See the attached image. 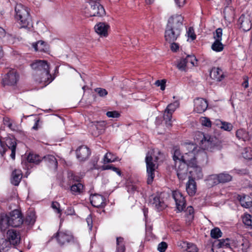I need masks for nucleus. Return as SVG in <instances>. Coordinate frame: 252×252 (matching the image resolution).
I'll list each match as a JSON object with an SVG mask.
<instances>
[{
  "instance_id": "1",
  "label": "nucleus",
  "mask_w": 252,
  "mask_h": 252,
  "mask_svg": "<svg viewBox=\"0 0 252 252\" xmlns=\"http://www.w3.org/2000/svg\"><path fill=\"white\" fill-rule=\"evenodd\" d=\"M184 18L181 15L171 16L168 19L165 31V40L171 43L174 42L180 35L183 28Z\"/></svg>"
},
{
  "instance_id": "2",
  "label": "nucleus",
  "mask_w": 252,
  "mask_h": 252,
  "mask_svg": "<svg viewBox=\"0 0 252 252\" xmlns=\"http://www.w3.org/2000/svg\"><path fill=\"white\" fill-rule=\"evenodd\" d=\"M15 18L21 28H29L32 26V19L27 7L21 3H17L15 6Z\"/></svg>"
},
{
  "instance_id": "3",
  "label": "nucleus",
  "mask_w": 252,
  "mask_h": 252,
  "mask_svg": "<svg viewBox=\"0 0 252 252\" xmlns=\"http://www.w3.org/2000/svg\"><path fill=\"white\" fill-rule=\"evenodd\" d=\"M58 243L63 246L74 242V237L72 233L67 230L58 231L55 234Z\"/></svg>"
},
{
  "instance_id": "4",
  "label": "nucleus",
  "mask_w": 252,
  "mask_h": 252,
  "mask_svg": "<svg viewBox=\"0 0 252 252\" xmlns=\"http://www.w3.org/2000/svg\"><path fill=\"white\" fill-rule=\"evenodd\" d=\"M147 173V184H151L155 178V172L156 170V164L154 162L153 158L149 154H147L145 158Z\"/></svg>"
},
{
  "instance_id": "5",
  "label": "nucleus",
  "mask_w": 252,
  "mask_h": 252,
  "mask_svg": "<svg viewBox=\"0 0 252 252\" xmlns=\"http://www.w3.org/2000/svg\"><path fill=\"white\" fill-rule=\"evenodd\" d=\"M85 11V15L86 17L98 16L101 17L105 14V11L102 5L99 2H95L91 4L90 8Z\"/></svg>"
},
{
  "instance_id": "6",
  "label": "nucleus",
  "mask_w": 252,
  "mask_h": 252,
  "mask_svg": "<svg viewBox=\"0 0 252 252\" xmlns=\"http://www.w3.org/2000/svg\"><path fill=\"white\" fill-rule=\"evenodd\" d=\"M19 78V76L16 70L14 69H11L3 78L2 85L3 86H14L17 84Z\"/></svg>"
},
{
  "instance_id": "7",
  "label": "nucleus",
  "mask_w": 252,
  "mask_h": 252,
  "mask_svg": "<svg viewBox=\"0 0 252 252\" xmlns=\"http://www.w3.org/2000/svg\"><path fill=\"white\" fill-rule=\"evenodd\" d=\"M34 78L37 83L41 85V88L46 86L54 79V77H52L50 73V71L43 72L40 75H34Z\"/></svg>"
},
{
  "instance_id": "8",
  "label": "nucleus",
  "mask_w": 252,
  "mask_h": 252,
  "mask_svg": "<svg viewBox=\"0 0 252 252\" xmlns=\"http://www.w3.org/2000/svg\"><path fill=\"white\" fill-rule=\"evenodd\" d=\"M10 225L13 227L21 226L24 222L22 214L18 210H14L8 215Z\"/></svg>"
},
{
  "instance_id": "9",
  "label": "nucleus",
  "mask_w": 252,
  "mask_h": 252,
  "mask_svg": "<svg viewBox=\"0 0 252 252\" xmlns=\"http://www.w3.org/2000/svg\"><path fill=\"white\" fill-rule=\"evenodd\" d=\"M149 202L158 211H162L167 206L163 198H161L158 194L151 195L149 198Z\"/></svg>"
},
{
  "instance_id": "10",
  "label": "nucleus",
  "mask_w": 252,
  "mask_h": 252,
  "mask_svg": "<svg viewBox=\"0 0 252 252\" xmlns=\"http://www.w3.org/2000/svg\"><path fill=\"white\" fill-rule=\"evenodd\" d=\"M32 68L34 70V76L40 75L41 73L49 71V65L47 61L37 60L31 64Z\"/></svg>"
},
{
  "instance_id": "11",
  "label": "nucleus",
  "mask_w": 252,
  "mask_h": 252,
  "mask_svg": "<svg viewBox=\"0 0 252 252\" xmlns=\"http://www.w3.org/2000/svg\"><path fill=\"white\" fill-rule=\"evenodd\" d=\"M232 250L234 252H246L249 247V243L247 240H232Z\"/></svg>"
},
{
  "instance_id": "12",
  "label": "nucleus",
  "mask_w": 252,
  "mask_h": 252,
  "mask_svg": "<svg viewBox=\"0 0 252 252\" xmlns=\"http://www.w3.org/2000/svg\"><path fill=\"white\" fill-rule=\"evenodd\" d=\"M201 148L203 150L213 151L216 148V144L215 143V139L209 135H203V138L201 141Z\"/></svg>"
},
{
  "instance_id": "13",
  "label": "nucleus",
  "mask_w": 252,
  "mask_h": 252,
  "mask_svg": "<svg viewBox=\"0 0 252 252\" xmlns=\"http://www.w3.org/2000/svg\"><path fill=\"white\" fill-rule=\"evenodd\" d=\"M172 196L175 201L177 209L179 212L182 211L186 206L185 197L179 191H174L172 192Z\"/></svg>"
},
{
  "instance_id": "14",
  "label": "nucleus",
  "mask_w": 252,
  "mask_h": 252,
  "mask_svg": "<svg viewBox=\"0 0 252 252\" xmlns=\"http://www.w3.org/2000/svg\"><path fill=\"white\" fill-rule=\"evenodd\" d=\"M5 147L6 148V151L9 149L11 151L10 157L12 159L15 158V152L17 146L16 140L14 138L5 137L3 140Z\"/></svg>"
},
{
  "instance_id": "15",
  "label": "nucleus",
  "mask_w": 252,
  "mask_h": 252,
  "mask_svg": "<svg viewBox=\"0 0 252 252\" xmlns=\"http://www.w3.org/2000/svg\"><path fill=\"white\" fill-rule=\"evenodd\" d=\"M188 166L189 165L184 162L179 163L178 165L175 166L177 176L180 180H184L187 178Z\"/></svg>"
},
{
  "instance_id": "16",
  "label": "nucleus",
  "mask_w": 252,
  "mask_h": 252,
  "mask_svg": "<svg viewBox=\"0 0 252 252\" xmlns=\"http://www.w3.org/2000/svg\"><path fill=\"white\" fill-rule=\"evenodd\" d=\"M194 158L195 161V166L199 163L202 166H205L208 163V158L207 153L203 150H198L194 154Z\"/></svg>"
},
{
  "instance_id": "17",
  "label": "nucleus",
  "mask_w": 252,
  "mask_h": 252,
  "mask_svg": "<svg viewBox=\"0 0 252 252\" xmlns=\"http://www.w3.org/2000/svg\"><path fill=\"white\" fill-rule=\"evenodd\" d=\"M77 158L80 161H85L87 159L91 154L89 148L86 146H80L76 151Z\"/></svg>"
},
{
  "instance_id": "18",
  "label": "nucleus",
  "mask_w": 252,
  "mask_h": 252,
  "mask_svg": "<svg viewBox=\"0 0 252 252\" xmlns=\"http://www.w3.org/2000/svg\"><path fill=\"white\" fill-rule=\"evenodd\" d=\"M238 23L240 25V28L245 32L249 31L252 28L250 17L248 15H241L238 20Z\"/></svg>"
},
{
  "instance_id": "19",
  "label": "nucleus",
  "mask_w": 252,
  "mask_h": 252,
  "mask_svg": "<svg viewBox=\"0 0 252 252\" xmlns=\"http://www.w3.org/2000/svg\"><path fill=\"white\" fill-rule=\"evenodd\" d=\"M194 111L198 113L204 112L207 108V101L202 98H197L194 100Z\"/></svg>"
},
{
  "instance_id": "20",
  "label": "nucleus",
  "mask_w": 252,
  "mask_h": 252,
  "mask_svg": "<svg viewBox=\"0 0 252 252\" xmlns=\"http://www.w3.org/2000/svg\"><path fill=\"white\" fill-rule=\"evenodd\" d=\"M90 201L92 205L96 208L104 207L105 204V198L99 194H94L91 196Z\"/></svg>"
},
{
  "instance_id": "21",
  "label": "nucleus",
  "mask_w": 252,
  "mask_h": 252,
  "mask_svg": "<svg viewBox=\"0 0 252 252\" xmlns=\"http://www.w3.org/2000/svg\"><path fill=\"white\" fill-rule=\"evenodd\" d=\"M210 76L217 82H220L225 77L222 70L219 67H213L210 71Z\"/></svg>"
},
{
  "instance_id": "22",
  "label": "nucleus",
  "mask_w": 252,
  "mask_h": 252,
  "mask_svg": "<svg viewBox=\"0 0 252 252\" xmlns=\"http://www.w3.org/2000/svg\"><path fill=\"white\" fill-rule=\"evenodd\" d=\"M7 238L11 243L15 245L20 242L21 238L19 232L13 229L9 230L7 233Z\"/></svg>"
},
{
  "instance_id": "23",
  "label": "nucleus",
  "mask_w": 252,
  "mask_h": 252,
  "mask_svg": "<svg viewBox=\"0 0 252 252\" xmlns=\"http://www.w3.org/2000/svg\"><path fill=\"white\" fill-rule=\"evenodd\" d=\"M194 157V154L192 152L185 153L182 157V159L181 162H184L191 167L195 166V161Z\"/></svg>"
},
{
  "instance_id": "24",
  "label": "nucleus",
  "mask_w": 252,
  "mask_h": 252,
  "mask_svg": "<svg viewBox=\"0 0 252 252\" xmlns=\"http://www.w3.org/2000/svg\"><path fill=\"white\" fill-rule=\"evenodd\" d=\"M109 26L104 23H99L94 27V30L96 33L101 36H106L107 31Z\"/></svg>"
},
{
  "instance_id": "25",
  "label": "nucleus",
  "mask_w": 252,
  "mask_h": 252,
  "mask_svg": "<svg viewBox=\"0 0 252 252\" xmlns=\"http://www.w3.org/2000/svg\"><path fill=\"white\" fill-rule=\"evenodd\" d=\"M186 190L190 196H193L196 191V185L194 179L189 177L186 185Z\"/></svg>"
},
{
  "instance_id": "26",
  "label": "nucleus",
  "mask_w": 252,
  "mask_h": 252,
  "mask_svg": "<svg viewBox=\"0 0 252 252\" xmlns=\"http://www.w3.org/2000/svg\"><path fill=\"white\" fill-rule=\"evenodd\" d=\"M44 160L46 162L48 166L50 168L56 169L58 167V162L56 158L51 155L44 156L43 158Z\"/></svg>"
},
{
  "instance_id": "27",
  "label": "nucleus",
  "mask_w": 252,
  "mask_h": 252,
  "mask_svg": "<svg viewBox=\"0 0 252 252\" xmlns=\"http://www.w3.org/2000/svg\"><path fill=\"white\" fill-rule=\"evenodd\" d=\"M22 178V173L19 169H15L12 172L11 182L14 186H18Z\"/></svg>"
},
{
  "instance_id": "28",
  "label": "nucleus",
  "mask_w": 252,
  "mask_h": 252,
  "mask_svg": "<svg viewBox=\"0 0 252 252\" xmlns=\"http://www.w3.org/2000/svg\"><path fill=\"white\" fill-rule=\"evenodd\" d=\"M10 225L8 216L7 215H1L0 217V230L5 232Z\"/></svg>"
},
{
  "instance_id": "29",
  "label": "nucleus",
  "mask_w": 252,
  "mask_h": 252,
  "mask_svg": "<svg viewBox=\"0 0 252 252\" xmlns=\"http://www.w3.org/2000/svg\"><path fill=\"white\" fill-rule=\"evenodd\" d=\"M237 198L243 207L247 208L252 207V200L248 196L238 195Z\"/></svg>"
},
{
  "instance_id": "30",
  "label": "nucleus",
  "mask_w": 252,
  "mask_h": 252,
  "mask_svg": "<svg viewBox=\"0 0 252 252\" xmlns=\"http://www.w3.org/2000/svg\"><path fill=\"white\" fill-rule=\"evenodd\" d=\"M67 178L69 185L80 183L81 179L80 176L74 173L72 171H68Z\"/></svg>"
},
{
  "instance_id": "31",
  "label": "nucleus",
  "mask_w": 252,
  "mask_h": 252,
  "mask_svg": "<svg viewBox=\"0 0 252 252\" xmlns=\"http://www.w3.org/2000/svg\"><path fill=\"white\" fill-rule=\"evenodd\" d=\"M70 186V190L73 194H80L83 191L84 186L80 183H75Z\"/></svg>"
},
{
  "instance_id": "32",
  "label": "nucleus",
  "mask_w": 252,
  "mask_h": 252,
  "mask_svg": "<svg viewBox=\"0 0 252 252\" xmlns=\"http://www.w3.org/2000/svg\"><path fill=\"white\" fill-rule=\"evenodd\" d=\"M35 221V213L32 211H29L27 213L26 219L25 220V223L27 225H33Z\"/></svg>"
},
{
  "instance_id": "33",
  "label": "nucleus",
  "mask_w": 252,
  "mask_h": 252,
  "mask_svg": "<svg viewBox=\"0 0 252 252\" xmlns=\"http://www.w3.org/2000/svg\"><path fill=\"white\" fill-rule=\"evenodd\" d=\"M236 136L239 140H242L244 141H246L250 139L249 133L243 129L237 130L236 132Z\"/></svg>"
},
{
  "instance_id": "34",
  "label": "nucleus",
  "mask_w": 252,
  "mask_h": 252,
  "mask_svg": "<svg viewBox=\"0 0 252 252\" xmlns=\"http://www.w3.org/2000/svg\"><path fill=\"white\" fill-rule=\"evenodd\" d=\"M117 252H125L126 247L124 239L121 237H118L116 239Z\"/></svg>"
},
{
  "instance_id": "35",
  "label": "nucleus",
  "mask_w": 252,
  "mask_h": 252,
  "mask_svg": "<svg viewBox=\"0 0 252 252\" xmlns=\"http://www.w3.org/2000/svg\"><path fill=\"white\" fill-rule=\"evenodd\" d=\"M27 161L30 163L38 164L42 160V158L39 155L34 154H30L27 157Z\"/></svg>"
},
{
  "instance_id": "36",
  "label": "nucleus",
  "mask_w": 252,
  "mask_h": 252,
  "mask_svg": "<svg viewBox=\"0 0 252 252\" xmlns=\"http://www.w3.org/2000/svg\"><path fill=\"white\" fill-rule=\"evenodd\" d=\"M183 155L181 154V153L179 149L177 148H174V153L173 155V159L175 162V166H177L178 163H180L182 161V157Z\"/></svg>"
},
{
  "instance_id": "37",
  "label": "nucleus",
  "mask_w": 252,
  "mask_h": 252,
  "mask_svg": "<svg viewBox=\"0 0 252 252\" xmlns=\"http://www.w3.org/2000/svg\"><path fill=\"white\" fill-rule=\"evenodd\" d=\"M218 246L220 248H230L232 250V240H230L228 238L220 239L219 240Z\"/></svg>"
},
{
  "instance_id": "38",
  "label": "nucleus",
  "mask_w": 252,
  "mask_h": 252,
  "mask_svg": "<svg viewBox=\"0 0 252 252\" xmlns=\"http://www.w3.org/2000/svg\"><path fill=\"white\" fill-rule=\"evenodd\" d=\"M219 179L220 183H226L231 181L232 177L226 172H223L219 174Z\"/></svg>"
},
{
  "instance_id": "39",
  "label": "nucleus",
  "mask_w": 252,
  "mask_h": 252,
  "mask_svg": "<svg viewBox=\"0 0 252 252\" xmlns=\"http://www.w3.org/2000/svg\"><path fill=\"white\" fill-rule=\"evenodd\" d=\"M208 182L211 186L220 184L219 174L210 175L208 179Z\"/></svg>"
},
{
  "instance_id": "40",
  "label": "nucleus",
  "mask_w": 252,
  "mask_h": 252,
  "mask_svg": "<svg viewBox=\"0 0 252 252\" xmlns=\"http://www.w3.org/2000/svg\"><path fill=\"white\" fill-rule=\"evenodd\" d=\"M12 244L11 242L6 239H2L0 240V250L3 252L8 251V249L10 247V245Z\"/></svg>"
},
{
  "instance_id": "41",
  "label": "nucleus",
  "mask_w": 252,
  "mask_h": 252,
  "mask_svg": "<svg viewBox=\"0 0 252 252\" xmlns=\"http://www.w3.org/2000/svg\"><path fill=\"white\" fill-rule=\"evenodd\" d=\"M217 125L218 126L220 125V127L221 129L228 131H230L233 127L231 123L226 122H222L219 121Z\"/></svg>"
},
{
  "instance_id": "42",
  "label": "nucleus",
  "mask_w": 252,
  "mask_h": 252,
  "mask_svg": "<svg viewBox=\"0 0 252 252\" xmlns=\"http://www.w3.org/2000/svg\"><path fill=\"white\" fill-rule=\"evenodd\" d=\"M243 222L249 227H252V216L248 214H245L242 217Z\"/></svg>"
},
{
  "instance_id": "43",
  "label": "nucleus",
  "mask_w": 252,
  "mask_h": 252,
  "mask_svg": "<svg viewBox=\"0 0 252 252\" xmlns=\"http://www.w3.org/2000/svg\"><path fill=\"white\" fill-rule=\"evenodd\" d=\"M211 48L216 52H220L223 50L224 47L221 41L215 40L212 44Z\"/></svg>"
},
{
  "instance_id": "44",
  "label": "nucleus",
  "mask_w": 252,
  "mask_h": 252,
  "mask_svg": "<svg viewBox=\"0 0 252 252\" xmlns=\"http://www.w3.org/2000/svg\"><path fill=\"white\" fill-rule=\"evenodd\" d=\"M179 102L177 101L174 102L172 103H170L167 105L166 109L165 110V112L170 113V114H173V113L175 111V110L179 107Z\"/></svg>"
},
{
  "instance_id": "45",
  "label": "nucleus",
  "mask_w": 252,
  "mask_h": 252,
  "mask_svg": "<svg viewBox=\"0 0 252 252\" xmlns=\"http://www.w3.org/2000/svg\"><path fill=\"white\" fill-rule=\"evenodd\" d=\"M126 188L127 191L129 193H133L137 190L138 187L135 183H132L130 181H127L126 184Z\"/></svg>"
},
{
  "instance_id": "46",
  "label": "nucleus",
  "mask_w": 252,
  "mask_h": 252,
  "mask_svg": "<svg viewBox=\"0 0 252 252\" xmlns=\"http://www.w3.org/2000/svg\"><path fill=\"white\" fill-rule=\"evenodd\" d=\"M45 42L40 40L32 44V47L36 51H43L44 50Z\"/></svg>"
},
{
  "instance_id": "47",
  "label": "nucleus",
  "mask_w": 252,
  "mask_h": 252,
  "mask_svg": "<svg viewBox=\"0 0 252 252\" xmlns=\"http://www.w3.org/2000/svg\"><path fill=\"white\" fill-rule=\"evenodd\" d=\"M172 114L164 111L163 115V120L165 122V124L167 127H170L172 126L171 119Z\"/></svg>"
},
{
  "instance_id": "48",
  "label": "nucleus",
  "mask_w": 252,
  "mask_h": 252,
  "mask_svg": "<svg viewBox=\"0 0 252 252\" xmlns=\"http://www.w3.org/2000/svg\"><path fill=\"white\" fill-rule=\"evenodd\" d=\"M189 66H193L197 62L196 57L194 55H188L184 58Z\"/></svg>"
},
{
  "instance_id": "49",
  "label": "nucleus",
  "mask_w": 252,
  "mask_h": 252,
  "mask_svg": "<svg viewBox=\"0 0 252 252\" xmlns=\"http://www.w3.org/2000/svg\"><path fill=\"white\" fill-rule=\"evenodd\" d=\"M210 234L212 238L218 239L221 237L222 232L219 228L215 227L211 230Z\"/></svg>"
},
{
  "instance_id": "50",
  "label": "nucleus",
  "mask_w": 252,
  "mask_h": 252,
  "mask_svg": "<svg viewBox=\"0 0 252 252\" xmlns=\"http://www.w3.org/2000/svg\"><path fill=\"white\" fill-rule=\"evenodd\" d=\"M243 157L246 159H252V149L251 148H246L244 149L242 153Z\"/></svg>"
},
{
  "instance_id": "51",
  "label": "nucleus",
  "mask_w": 252,
  "mask_h": 252,
  "mask_svg": "<svg viewBox=\"0 0 252 252\" xmlns=\"http://www.w3.org/2000/svg\"><path fill=\"white\" fill-rule=\"evenodd\" d=\"M102 169L103 170H112L114 172H116L120 176H121L122 173L121 170L118 168L113 165H105L102 166Z\"/></svg>"
},
{
  "instance_id": "52",
  "label": "nucleus",
  "mask_w": 252,
  "mask_h": 252,
  "mask_svg": "<svg viewBox=\"0 0 252 252\" xmlns=\"http://www.w3.org/2000/svg\"><path fill=\"white\" fill-rule=\"evenodd\" d=\"M103 160L104 163H106L114 162L116 159L111 153H108L105 154Z\"/></svg>"
},
{
  "instance_id": "53",
  "label": "nucleus",
  "mask_w": 252,
  "mask_h": 252,
  "mask_svg": "<svg viewBox=\"0 0 252 252\" xmlns=\"http://www.w3.org/2000/svg\"><path fill=\"white\" fill-rule=\"evenodd\" d=\"M177 67L181 70H185L186 67H189V66L187 64L185 59L184 58H182L178 63Z\"/></svg>"
},
{
  "instance_id": "54",
  "label": "nucleus",
  "mask_w": 252,
  "mask_h": 252,
  "mask_svg": "<svg viewBox=\"0 0 252 252\" xmlns=\"http://www.w3.org/2000/svg\"><path fill=\"white\" fill-rule=\"evenodd\" d=\"M94 91L99 96L102 97H104L108 94L107 90L103 88H96L94 89Z\"/></svg>"
},
{
  "instance_id": "55",
  "label": "nucleus",
  "mask_w": 252,
  "mask_h": 252,
  "mask_svg": "<svg viewBox=\"0 0 252 252\" xmlns=\"http://www.w3.org/2000/svg\"><path fill=\"white\" fill-rule=\"evenodd\" d=\"M222 30L221 28H218L214 33V38L215 40L221 41Z\"/></svg>"
},
{
  "instance_id": "56",
  "label": "nucleus",
  "mask_w": 252,
  "mask_h": 252,
  "mask_svg": "<svg viewBox=\"0 0 252 252\" xmlns=\"http://www.w3.org/2000/svg\"><path fill=\"white\" fill-rule=\"evenodd\" d=\"M3 123L4 126H7L11 129H13L12 121L7 117H5L3 119Z\"/></svg>"
},
{
  "instance_id": "57",
  "label": "nucleus",
  "mask_w": 252,
  "mask_h": 252,
  "mask_svg": "<svg viewBox=\"0 0 252 252\" xmlns=\"http://www.w3.org/2000/svg\"><path fill=\"white\" fill-rule=\"evenodd\" d=\"M193 167H194V171H191V172L196 173V178L197 179H200L202 178L203 173L201 169L199 167H197L196 165L195 166H193Z\"/></svg>"
},
{
  "instance_id": "58",
  "label": "nucleus",
  "mask_w": 252,
  "mask_h": 252,
  "mask_svg": "<svg viewBox=\"0 0 252 252\" xmlns=\"http://www.w3.org/2000/svg\"><path fill=\"white\" fill-rule=\"evenodd\" d=\"M165 84H166V80L164 79L163 80H157L155 82V85L158 87H160V89L162 91H163L165 89Z\"/></svg>"
},
{
  "instance_id": "59",
  "label": "nucleus",
  "mask_w": 252,
  "mask_h": 252,
  "mask_svg": "<svg viewBox=\"0 0 252 252\" xmlns=\"http://www.w3.org/2000/svg\"><path fill=\"white\" fill-rule=\"evenodd\" d=\"M106 115L108 117L113 118H117L120 116V113L116 111H108Z\"/></svg>"
},
{
  "instance_id": "60",
  "label": "nucleus",
  "mask_w": 252,
  "mask_h": 252,
  "mask_svg": "<svg viewBox=\"0 0 252 252\" xmlns=\"http://www.w3.org/2000/svg\"><path fill=\"white\" fill-rule=\"evenodd\" d=\"M167 248V244L165 242L160 243L158 247V250L160 252H165Z\"/></svg>"
},
{
  "instance_id": "61",
  "label": "nucleus",
  "mask_w": 252,
  "mask_h": 252,
  "mask_svg": "<svg viewBox=\"0 0 252 252\" xmlns=\"http://www.w3.org/2000/svg\"><path fill=\"white\" fill-rule=\"evenodd\" d=\"M188 36L192 40L196 38V35L194 33V29L192 27H189L187 32Z\"/></svg>"
},
{
  "instance_id": "62",
  "label": "nucleus",
  "mask_w": 252,
  "mask_h": 252,
  "mask_svg": "<svg viewBox=\"0 0 252 252\" xmlns=\"http://www.w3.org/2000/svg\"><path fill=\"white\" fill-rule=\"evenodd\" d=\"M52 208L58 214H61V210L60 209V205L57 202H53L51 205Z\"/></svg>"
},
{
  "instance_id": "63",
  "label": "nucleus",
  "mask_w": 252,
  "mask_h": 252,
  "mask_svg": "<svg viewBox=\"0 0 252 252\" xmlns=\"http://www.w3.org/2000/svg\"><path fill=\"white\" fill-rule=\"evenodd\" d=\"M201 124L203 126L207 127H211V122L210 119L206 117H202L201 118Z\"/></svg>"
},
{
  "instance_id": "64",
  "label": "nucleus",
  "mask_w": 252,
  "mask_h": 252,
  "mask_svg": "<svg viewBox=\"0 0 252 252\" xmlns=\"http://www.w3.org/2000/svg\"><path fill=\"white\" fill-rule=\"evenodd\" d=\"M188 250L186 251L187 252H197L198 249L196 246L192 243L189 244V246H188Z\"/></svg>"
}]
</instances>
